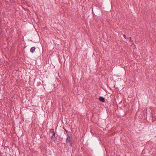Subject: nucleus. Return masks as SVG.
<instances>
[{
  "label": "nucleus",
  "instance_id": "nucleus-6",
  "mask_svg": "<svg viewBox=\"0 0 156 156\" xmlns=\"http://www.w3.org/2000/svg\"><path fill=\"white\" fill-rule=\"evenodd\" d=\"M66 133H67V135H68V133H71L70 132H69L67 130H66Z\"/></svg>",
  "mask_w": 156,
  "mask_h": 156
},
{
  "label": "nucleus",
  "instance_id": "nucleus-7",
  "mask_svg": "<svg viewBox=\"0 0 156 156\" xmlns=\"http://www.w3.org/2000/svg\"><path fill=\"white\" fill-rule=\"evenodd\" d=\"M129 41L130 42H133V40H132L131 39V37H129Z\"/></svg>",
  "mask_w": 156,
  "mask_h": 156
},
{
  "label": "nucleus",
  "instance_id": "nucleus-8",
  "mask_svg": "<svg viewBox=\"0 0 156 156\" xmlns=\"http://www.w3.org/2000/svg\"><path fill=\"white\" fill-rule=\"evenodd\" d=\"M123 36L124 38H125L126 39V36L125 34H124L123 35Z\"/></svg>",
  "mask_w": 156,
  "mask_h": 156
},
{
  "label": "nucleus",
  "instance_id": "nucleus-5",
  "mask_svg": "<svg viewBox=\"0 0 156 156\" xmlns=\"http://www.w3.org/2000/svg\"><path fill=\"white\" fill-rule=\"evenodd\" d=\"M54 133H55V132L54 131V130L53 129H51L50 130V133H52V134Z\"/></svg>",
  "mask_w": 156,
  "mask_h": 156
},
{
  "label": "nucleus",
  "instance_id": "nucleus-9",
  "mask_svg": "<svg viewBox=\"0 0 156 156\" xmlns=\"http://www.w3.org/2000/svg\"><path fill=\"white\" fill-rule=\"evenodd\" d=\"M41 84V83L40 82L39 83H37V85L38 86Z\"/></svg>",
  "mask_w": 156,
  "mask_h": 156
},
{
  "label": "nucleus",
  "instance_id": "nucleus-2",
  "mask_svg": "<svg viewBox=\"0 0 156 156\" xmlns=\"http://www.w3.org/2000/svg\"><path fill=\"white\" fill-rule=\"evenodd\" d=\"M51 139L54 142L57 140V138L55 136V133L52 134V136L51 137Z\"/></svg>",
  "mask_w": 156,
  "mask_h": 156
},
{
  "label": "nucleus",
  "instance_id": "nucleus-1",
  "mask_svg": "<svg viewBox=\"0 0 156 156\" xmlns=\"http://www.w3.org/2000/svg\"><path fill=\"white\" fill-rule=\"evenodd\" d=\"M72 135L71 133H68L67 135L66 143L68 146H71L73 142Z\"/></svg>",
  "mask_w": 156,
  "mask_h": 156
},
{
  "label": "nucleus",
  "instance_id": "nucleus-4",
  "mask_svg": "<svg viewBox=\"0 0 156 156\" xmlns=\"http://www.w3.org/2000/svg\"><path fill=\"white\" fill-rule=\"evenodd\" d=\"M35 49L36 48L34 47H31L30 50V52H31L32 53H34L35 51Z\"/></svg>",
  "mask_w": 156,
  "mask_h": 156
},
{
  "label": "nucleus",
  "instance_id": "nucleus-3",
  "mask_svg": "<svg viewBox=\"0 0 156 156\" xmlns=\"http://www.w3.org/2000/svg\"><path fill=\"white\" fill-rule=\"evenodd\" d=\"M99 100L102 102H105V99L103 97H100L99 98Z\"/></svg>",
  "mask_w": 156,
  "mask_h": 156
}]
</instances>
